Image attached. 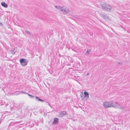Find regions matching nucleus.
Masks as SVG:
<instances>
[{"label":"nucleus","mask_w":130,"mask_h":130,"mask_svg":"<svg viewBox=\"0 0 130 130\" xmlns=\"http://www.w3.org/2000/svg\"><path fill=\"white\" fill-rule=\"evenodd\" d=\"M102 16L104 19H109V18L106 14H104V15H102Z\"/></svg>","instance_id":"obj_9"},{"label":"nucleus","mask_w":130,"mask_h":130,"mask_svg":"<svg viewBox=\"0 0 130 130\" xmlns=\"http://www.w3.org/2000/svg\"><path fill=\"white\" fill-rule=\"evenodd\" d=\"M67 114V112L65 111L60 112L59 113L58 116L59 117H62Z\"/></svg>","instance_id":"obj_5"},{"label":"nucleus","mask_w":130,"mask_h":130,"mask_svg":"<svg viewBox=\"0 0 130 130\" xmlns=\"http://www.w3.org/2000/svg\"><path fill=\"white\" fill-rule=\"evenodd\" d=\"M40 101L41 102H43L44 101L43 100H41V99H40V101Z\"/></svg>","instance_id":"obj_16"},{"label":"nucleus","mask_w":130,"mask_h":130,"mask_svg":"<svg viewBox=\"0 0 130 130\" xmlns=\"http://www.w3.org/2000/svg\"><path fill=\"white\" fill-rule=\"evenodd\" d=\"M55 7L56 8L62 11L63 14L67 13L70 12L69 10L65 7L55 6Z\"/></svg>","instance_id":"obj_2"},{"label":"nucleus","mask_w":130,"mask_h":130,"mask_svg":"<svg viewBox=\"0 0 130 130\" xmlns=\"http://www.w3.org/2000/svg\"><path fill=\"white\" fill-rule=\"evenodd\" d=\"M14 49H12L11 50V54H15V52H14Z\"/></svg>","instance_id":"obj_10"},{"label":"nucleus","mask_w":130,"mask_h":130,"mask_svg":"<svg viewBox=\"0 0 130 130\" xmlns=\"http://www.w3.org/2000/svg\"><path fill=\"white\" fill-rule=\"evenodd\" d=\"M21 92L22 93H24V94H27V93L26 92Z\"/></svg>","instance_id":"obj_17"},{"label":"nucleus","mask_w":130,"mask_h":130,"mask_svg":"<svg viewBox=\"0 0 130 130\" xmlns=\"http://www.w3.org/2000/svg\"><path fill=\"white\" fill-rule=\"evenodd\" d=\"M26 33H28V34L29 35L30 34V31H26Z\"/></svg>","instance_id":"obj_14"},{"label":"nucleus","mask_w":130,"mask_h":130,"mask_svg":"<svg viewBox=\"0 0 130 130\" xmlns=\"http://www.w3.org/2000/svg\"><path fill=\"white\" fill-rule=\"evenodd\" d=\"M1 4L5 8H7L8 6V5L4 2H2Z\"/></svg>","instance_id":"obj_8"},{"label":"nucleus","mask_w":130,"mask_h":130,"mask_svg":"<svg viewBox=\"0 0 130 130\" xmlns=\"http://www.w3.org/2000/svg\"><path fill=\"white\" fill-rule=\"evenodd\" d=\"M84 94L85 95V97L86 98V100H88V99L89 98V96L88 93L87 92L85 91L84 92Z\"/></svg>","instance_id":"obj_6"},{"label":"nucleus","mask_w":130,"mask_h":130,"mask_svg":"<svg viewBox=\"0 0 130 130\" xmlns=\"http://www.w3.org/2000/svg\"><path fill=\"white\" fill-rule=\"evenodd\" d=\"M35 99L37 101H40V99H39L38 97L37 96L36 97Z\"/></svg>","instance_id":"obj_11"},{"label":"nucleus","mask_w":130,"mask_h":130,"mask_svg":"<svg viewBox=\"0 0 130 130\" xmlns=\"http://www.w3.org/2000/svg\"><path fill=\"white\" fill-rule=\"evenodd\" d=\"M2 25V23H0V25Z\"/></svg>","instance_id":"obj_18"},{"label":"nucleus","mask_w":130,"mask_h":130,"mask_svg":"<svg viewBox=\"0 0 130 130\" xmlns=\"http://www.w3.org/2000/svg\"><path fill=\"white\" fill-rule=\"evenodd\" d=\"M20 61L21 64L23 67L26 66L27 64L28 61L25 59L21 58L20 60Z\"/></svg>","instance_id":"obj_4"},{"label":"nucleus","mask_w":130,"mask_h":130,"mask_svg":"<svg viewBox=\"0 0 130 130\" xmlns=\"http://www.w3.org/2000/svg\"><path fill=\"white\" fill-rule=\"evenodd\" d=\"M123 108H124V107H119V108L121 110H122V109H123Z\"/></svg>","instance_id":"obj_15"},{"label":"nucleus","mask_w":130,"mask_h":130,"mask_svg":"<svg viewBox=\"0 0 130 130\" xmlns=\"http://www.w3.org/2000/svg\"><path fill=\"white\" fill-rule=\"evenodd\" d=\"M28 95L29 96H30V98H34V96H32V95H30V94H28Z\"/></svg>","instance_id":"obj_13"},{"label":"nucleus","mask_w":130,"mask_h":130,"mask_svg":"<svg viewBox=\"0 0 130 130\" xmlns=\"http://www.w3.org/2000/svg\"><path fill=\"white\" fill-rule=\"evenodd\" d=\"M103 9L105 11H110L111 10V7L109 5L107 4H103L102 5Z\"/></svg>","instance_id":"obj_3"},{"label":"nucleus","mask_w":130,"mask_h":130,"mask_svg":"<svg viewBox=\"0 0 130 130\" xmlns=\"http://www.w3.org/2000/svg\"><path fill=\"white\" fill-rule=\"evenodd\" d=\"M58 119L57 118H55L54 120L53 123V124H56L58 123Z\"/></svg>","instance_id":"obj_7"},{"label":"nucleus","mask_w":130,"mask_h":130,"mask_svg":"<svg viewBox=\"0 0 130 130\" xmlns=\"http://www.w3.org/2000/svg\"><path fill=\"white\" fill-rule=\"evenodd\" d=\"M90 51H91L90 50H87L86 52V54H88L90 52Z\"/></svg>","instance_id":"obj_12"},{"label":"nucleus","mask_w":130,"mask_h":130,"mask_svg":"<svg viewBox=\"0 0 130 130\" xmlns=\"http://www.w3.org/2000/svg\"><path fill=\"white\" fill-rule=\"evenodd\" d=\"M104 107L105 108H109L112 107L115 108L118 107L119 104L113 101H106L103 103Z\"/></svg>","instance_id":"obj_1"}]
</instances>
